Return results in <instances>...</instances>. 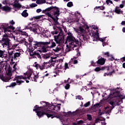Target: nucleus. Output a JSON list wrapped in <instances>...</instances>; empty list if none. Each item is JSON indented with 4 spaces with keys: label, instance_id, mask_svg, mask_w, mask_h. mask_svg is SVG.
I'll list each match as a JSON object with an SVG mask.
<instances>
[{
    "label": "nucleus",
    "instance_id": "obj_1",
    "mask_svg": "<svg viewBox=\"0 0 125 125\" xmlns=\"http://www.w3.org/2000/svg\"><path fill=\"white\" fill-rule=\"evenodd\" d=\"M25 76L22 75H18L14 78V81H16V83L18 85H21L23 83H24V81L20 80H30L31 79L33 82H38L39 80V75L38 74L35 75L32 69L27 71L25 73H24Z\"/></svg>",
    "mask_w": 125,
    "mask_h": 125
},
{
    "label": "nucleus",
    "instance_id": "obj_63",
    "mask_svg": "<svg viewBox=\"0 0 125 125\" xmlns=\"http://www.w3.org/2000/svg\"><path fill=\"white\" fill-rule=\"evenodd\" d=\"M36 12L37 13H40V12H42V10L41 9H38L37 10H36Z\"/></svg>",
    "mask_w": 125,
    "mask_h": 125
},
{
    "label": "nucleus",
    "instance_id": "obj_33",
    "mask_svg": "<svg viewBox=\"0 0 125 125\" xmlns=\"http://www.w3.org/2000/svg\"><path fill=\"white\" fill-rule=\"evenodd\" d=\"M16 85H17V83L13 82L9 86H7L6 87H14Z\"/></svg>",
    "mask_w": 125,
    "mask_h": 125
},
{
    "label": "nucleus",
    "instance_id": "obj_27",
    "mask_svg": "<svg viewBox=\"0 0 125 125\" xmlns=\"http://www.w3.org/2000/svg\"><path fill=\"white\" fill-rule=\"evenodd\" d=\"M13 6L15 8H17V9H20L21 7H22V6L21 5V4H19V3H14L13 5Z\"/></svg>",
    "mask_w": 125,
    "mask_h": 125
},
{
    "label": "nucleus",
    "instance_id": "obj_15",
    "mask_svg": "<svg viewBox=\"0 0 125 125\" xmlns=\"http://www.w3.org/2000/svg\"><path fill=\"white\" fill-rule=\"evenodd\" d=\"M14 50L13 49H9L8 54L9 58H12L11 61H13V55H14Z\"/></svg>",
    "mask_w": 125,
    "mask_h": 125
},
{
    "label": "nucleus",
    "instance_id": "obj_16",
    "mask_svg": "<svg viewBox=\"0 0 125 125\" xmlns=\"http://www.w3.org/2000/svg\"><path fill=\"white\" fill-rule=\"evenodd\" d=\"M45 45H43L40 48V49H38V51H39L40 53H42V52H43V53L47 52L46 49L49 48V47H47V46Z\"/></svg>",
    "mask_w": 125,
    "mask_h": 125
},
{
    "label": "nucleus",
    "instance_id": "obj_18",
    "mask_svg": "<svg viewBox=\"0 0 125 125\" xmlns=\"http://www.w3.org/2000/svg\"><path fill=\"white\" fill-rule=\"evenodd\" d=\"M40 104L42 105V109H43V110H44L45 109H47V107H48V106L50 105V104H48V103L44 102H41Z\"/></svg>",
    "mask_w": 125,
    "mask_h": 125
},
{
    "label": "nucleus",
    "instance_id": "obj_9",
    "mask_svg": "<svg viewBox=\"0 0 125 125\" xmlns=\"http://www.w3.org/2000/svg\"><path fill=\"white\" fill-rule=\"evenodd\" d=\"M0 28L3 30L4 33L6 34L7 32H11V31H14L15 27H13V25H8L7 23H3L0 26Z\"/></svg>",
    "mask_w": 125,
    "mask_h": 125
},
{
    "label": "nucleus",
    "instance_id": "obj_37",
    "mask_svg": "<svg viewBox=\"0 0 125 125\" xmlns=\"http://www.w3.org/2000/svg\"><path fill=\"white\" fill-rule=\"evenodd\" d=\"M55 106V105L50 104V105H48L47 107L49 108V109H50L51 110H54Z\"/></svg>",
    "mask_w": 125,
    "mask_h": 125
},
{
    "label": "nucleus",
    "instance_id": "obj_17",
    "mask_svg": "<svg viewBox=\"0 0 125 125\" xmlns=\"http://www.w3.org/2000/svg\"><path fill=\"white\" fill-rule=\"evenodd\" d=\"M79 30L81 32V37H82L83 40L84 41H85V40H87V38H86L85 36H84V34H83V32H84V29L83 28V27L80 26L79 27Z\"/></svg>",
    "mask_w": 125,
    "mask_h": 125
},
{
    "label": "nucleus",
    "instance_id": "obj_2",
    "mask_svg": "<svg viewBox=\"0 0 125 125\" xmlns=\"http://www.w3.org/2000/svg\"><path fill=\"white\" fill-rule=\"evenodd\" d=\"M54 31H52L51 34L52 35H57L59 33V35L57 36H54V41L58 44H62L64 43V40H65V35H63L64 33L62 28L60 26H53Z\"/></svg>",
    "mask_w": 125,
    "mask_h": 125
},
{
    "label": "nucleus",
    "instance_id": "obj_36",
    "mask_svg": "<svg viewBox=\"0 0 125 125\" xmlns=\"http://www.w3.org/2000/svg\"><path fill=\"white\" fill-rule=\"evenodd\" d=\"M87 119L88 121H92V116L90 114H87Z\"/></svg>",
    "mask_w": 125,
    "mask_h": 125
},
{
    "label": "nucleus",
    "instance_id": "obj_41",
    "mask_svg": "<svg viewBox=\"0 0 125 125\" xmlns=\"http://www.w3.org/2000/svg\"><path fill=\"white\" fill-rule=\"evenodd\" d=\"M64 88L66 90L69 89V88H70V84L66 83V85L64 86Z\"/></svg>",
    "mask_w": 125,
    "mask_h": 125
},
{
    "label": "nucleus",
    "instance_id": "obj_60",
    "mask_svg": "<svg viewBox=\"0 0 125 125\" xmlns=\"http://www.w3.org/2000/svg\"><path fill=\"white\" fill-rule=\"evenodd\" d=\"M64 69H65V70L68 69V63H65L64 64Z\"/></svg>",
    "mask_w": 125,
    "mask_h": 125
},
{
    "label": "nucleus",
    "instance_id": "obj_11",
    "mask_svg": "<svg viewBox=\"0 0 125 125\" xmlns=\"http://www.w3.org/2000/svg\"><path fill=\"white\" fill-rule=\"evenodd\" d=\"M39 52L40 51H39V50H37L34 51L33 52L29 53V55L33 58H37V57L39 59H42V56H41V53H40Z\"/></svg>",
    "mask_w": 125,
    "mask_h": 125
},
{
    "label": "nucleus",
    "instance_id": "obj_31",
    "mask_svg": "<svg viewBox=\"0 0 125 125\" xmlns=\"http://www.w3.org/2000/svg\"><path fill=\"white\" fill-rule=\"evenodd\" d=\"M46 1L45 0H37L36 3H37V4H42V3H45Z\"/></svg>",
    "mask_w": 125,
    "mask_h": 125
},
{
    "label": "nucleus",
    "instance_id": "obj_43",
    "mask_svg": "<svg viewBox=\"0 0 125 125\" xmlns=\"http://www.w3.org/2000/svg\"><path fill=\"white\" fill-rule=\"evenodd\" d=\"M103 55H104V56H105V57H110V54H109L108 52L104 53Z\"/></svg>",
    "mask_w": 125,
    "mask_h": 125
},
{
    "label": "nucleus",
    "instance_id": "obj_7",
    "mask_svg": "<svg viewBox=\"0 0 125 125\" xmlns=\"http://www.w3.org/2000/svg\"><path fill=\"white\" fill-rule=\"evenodd\" d=\"M33 47L34 48L38 49H41V48L42 45H48V44H50V42H38L34 41L32 43Z\"/></svg>",
    "mask_w": 125,
    "mask_h": 125
},
{
    "label": "nucleus",
    "instance_id": "obj_5",
    "mask_svg": "<svg viewBox=\"0 0 125 125\" xmlns=\"http://www.w3.org/2000/svg\"><path fill=\"white\" fill-rule=\"evenodd\" d=\"M67 35H68V36L67 37L65 43H67V42H70L69 44L70 45H73L74 47H77V45L76 44H79L80 42L79 40L76 39V38L74 37V35H73L71 32L68 33ZM75 42L76 44H75Z\"/></svg>",
    "mask_w": 125,
    "mask_h": 125
},
{
    "label": "nucleus",
    "instance_id": "obj_13",
    "mask_svg": "<svg viewBox=\"0 0 125 125\" xmlns=\"http://www.w3.org/2000/svg\"><path fill=\"white\" fill-rule=\"evenodd\" d=\"M52 12L53 13V15L54 16H60V14H61V12H60V9L57 6H53Z\"/></svg>",
    "mask_w": 125,
    "mask_h": 125
},
{
    "label": "nucleus",
    "instance_id": "obj_19",
    "mask_svg": "<svg viewBox=\"0 0 125 125\" xmlns=\"http://www.w3.org/2000/svg\"><path fill=\"white\" fill-rule=\"evenodd\" d=\"M53 9V6H52L51 7L47 8L45 10H43L42 11V13H44L45 14V15H46V14H47V13H50L48 12V11H50V10H52V11Z\"/></svg>",
    "mask_w": 125,
    "mask_h": 125
},
{
    "label": "nucleus",
    "instance_id": "obj_59",
    "mask_svg": "<svg viewBox=\"0 0 125 125\" xmlns=\"http://www.w3.org/2000/svg\"><path fill=\"white\" fill-rule=\"evenodd\" d=\"M77 98V99H79V100H82V99H83L82 96H78Z\"/></svg>",
    "mask_w": 125,
    "mask_h": 125
},
{
    "label": "nucleus",
    "instance_id": "obj_51",
    "mask_svg": "<svg viewBox=\"0 0 125 125\" xmlns=\"http://www.w3.org/2000/svg\"><path fill=\"white\" fill-rule=\"evenodd\" d=\"M3 54H4L3 51L0 50V57H2Z\"/></svg>",
    "mask_w": 125,
    "mask_h": 125
},
{
    "label": "nucleus",
    "instance_id": "obj_25",
    "mask_svg": "<svg viewBox=\"0 0 125 125\" xmlns=\"http://www.w3.org/2000/svg\"><path fill=\"white\" fill-rule=\"evenodd\" d=\"M50 42L51 43V46H48L47 47H49V48L51 49L56 46V43H55V42H53V40H51Z\"/></svg>",
    "mask_w": 125,
    "mask_h": 125
},
{
    "label": "nucleus",
    "instance_id": "obj_8",
    "mask_svg": "<svg viewBox=\"0 0 125 125\" xmlns=\"http://www.w3.org/2000/svg\"><path fill=\"white\" fill-rule=\"evenodd\" d=\"M24 29H29L31 32H33L34 34H38V29H40V26L39 25H32L31 23H29L27 25H25Z\"/></svg>",
    "mask_w": 125,
    "mask_h": 125
},
{
    "label": "nucleus",
    "instance_id": "obj_48",
    "mask_svg": "<svg viewBox=\"0 0 125 125\" xmlns=\"http://www.w3.org/2000/svg\"><path fill=\"white\" fill-rule=\"evenodd\" d=\"M99 106H100V104L98 103V104H95L93 105V107L94 108H98V107H99Z\"/></svg>",
    "mask_w": 125,
    "mask_h": 125
},
{
    "label": "nucleus",
    "instance_id": "obj_24",
    "mask_svg": "<svg viewBox=\"0 0 125 125\" xmlns=\"http://www.w3.org/2000/svg\"><path fill=\"white\" fill-rule=\"evenodd\" d=\"M2 10L3 11H10L11 8L8 6H4L2 7Z\"/></svg>",
    "mask_w": 125,
    "mask_h": 125
},
{
    "label": "nucleus",
    "instance_id": "obj_35",
    "mask_svg": "<svg viewBox=\"0 0 125 125\" xmlns=\"http://www.w3.org/2000/svg\"><path fill=\"white\" fill-rule=\"evenodd\" d=\"M110 66H104L102 67V70L104 71V70H106V71H109L110 70Z\"/></svg>",
    "mask_w": 125,
    "mask_h": 125
},
{
    "label": "nucleus",
    "instance_id": "obj_14",
    "mask_svg": "<svg viewBox=\"0 0 125 125\" xmlns=\"http://www.w3.org/2000/svg\"><path fill=\"white\" fill-rule=\"evenodd\" d=\"M61 104H57L56 105H55V107H54V110L56 111V112H54L53 113L52 115H54V113H57L59 116V118H57V119H60V118H61V116L60 115H59V113L58 112V111H59L61 109Z\"/></svg>",
    "mask_w": 125,
    "mask_h": 125
},
{
    "label": "nucleus",
    "instance_id": "obj_61",
    "mask_svg": "<svg viewBox=\"0 0 125 125\" xmlns=\"http://www.w3.org/2000/svg\"><path fill=\"white\" fill-rule=\"evenodd\" d=\"M111 112H112V110L111 109L110 110H107L106 112H105V114H110L111 113Z\"/></svg>",
    "mask_w": 125,
    "mask_h": 125
},
{
    "label": "nucleus",
    "instance_id": "obj_52",
    "mask_svg": "<svg viewBox=\"0 0 125 125\" xmlns=\"http://www.w3.org/2000/svg\"><path fill=\"white\" fill-rule=\"evenodd\" d=\"M7 76L8 77H11V76H12V74L11 73V71H8V72L7 73Z\"/></svg>",
    "mask_w": 125,
    "mask_h": 125
},
{
    "label": "nucleus",
    "instance_id": "obj_56",
    "mask_svg": "<svg viewBox=\"0 0 125 125\" xmlns=\"http://www.w3.org/2000/svg\"><path fill=\"white\" fill-rule=\"evenodd\" d=\"M99 8L101 10H104V9H105V7H104V6H99Z\"/></svg>",
    "mask_w": 125,
    "mask_h": 125
},
{
    "label": "nucleus",
    "instance_id": "obj_40",
    "mask_svg": "<svg viewBox=\"0 0 125 125\" xmlns=\"http://www.w3.org/2000/svg\"><path fill=\"white\" fill-rule=\"evenodd\" d=\"M71 61L73 64H78V61L74 59H71Z\"/></svg>",
    "mask_w": 125,
    "mask_h": 125
},
{
    "label": "nucleus",
    "instance_id": "obj_58",
    "mask_svg": "<svg viewBox=\"0 0 125 125\" xmlns=\"http://www.w3.org/2000/svg\"><path fill=\"white\" fill-rule=\"evenodd\" d=\"M96 63H97L96 62H94L93 61H92L91 62V65H92V66H95V64H96Z\"/></svg>",
    "mask_w": 125,
    "mask_h": 125
},
{
    "label": "nucleus",
    "instance_id": "obj_4",
    "mask_svg": "<svg viewBox=\"0 0 125 125\" xmlns=\"http://www.w3.org/2000/svg\"><path fill=\"white\" fill-rule=\"evenodd\" d=\"M54 61L51 60L49 61L48 62H44L42 63V65L38 63L35 64V67L36 69H40V70H44V69H48L51 68L52 66H54Z\"/></svg>",
    "mask_w": 125,
    "mask_h": 125
},
{
    "label": "nucleus",
    "instance_id": "obj_55",
    "mask_svg": "<svg viewBox=\"0 0 125 125\" xmlns=\"http://www.w3.org/2000/svg\"><path fill=\"white\" fill-rule=\"evenodd\" d=\"M83 120L79 121L77 122L78 125H83Z\"/></svg>",
    "mask_w": 125,
    "mask_h": 125
},
{
    "label": "nucleus",
    "instance_id": "obj_28",
    "mask_svg": "<svg viewBox=\"0 0 125 125\" xmlns=\"http://www.w3.org/2000/svg\"><path fill=\"white\" fill-rule=\"evenodd\" d=\"M27 10H24L22 13H21V16L23 17H28L29 16V14L27 12Z\"/></svg>",
    "mask_w": 125,
    "mask_h": 125
},
{
    "label": "nucleus",
    "instance_id": "obj_6",
    "mask_svg": "<svg viewBox=\"0 0 125 125\" xmlns=\"http://www.w3.org/2000/svg\"><path fill=\"white\" fill-rule=\"evenodd\" d=\"M10 42H11V40L9 39V35L5 33L2 36V39L0 40V43H1L3 47H4V46H5V47H6V46L9 47V46H10Z\"/></svg>",
    "mask_w": 125,
    "mask_h": 125
},
{
    "label": "nucleus",
    "instance_id": "obj_29",
    "mask_svg": "<svg viewBox=\"0 0 125 125\" xmlns=\"http://www.w3.org/2000/svg\"><path fill=\"white\" fill-rule=\"evenodd\" d=\"M42 56L44 59H48L50 58V55L49 54H42Z\"/></svg>",
    "mask_w": 125,
    "mask_h": 125
},
{
    "label": "nucleus",
    "instance_id": "obj_23",
    "mask_svg": "<svg viewBox=\"0 0 125 125\" xmlns=\"http://www.w3.org/2000/svg\"><path fill=\"white\" fill-rule=\"evenodd\" d=\"M115 13H117V14H123V11H121V9L119 8L118 6L115 7Z\"/></svg>",
    "mask_w": 125,
    "mask_h": 125
},
{
    "label": "nucleus",
    "instance_id": "obj_62",
    "mask_svg": "<svg viewBox=\"0 0 125 125\" xmlns=\"http://www.w3.org/2000/svg\"><path fill=\"white\" fill-rule=\"evenodd\" d=\"M124 6H125V4H124L123 3H122V4H121L120 5L119 7H120V8H124Z\"/></svg>",
    "mask_w": 125,
    "mask_h": 125
},
{
    "label": "nucleus",
    "instance_id": "obj_38",
    "mask_svg": "<svg viewBox=\"0 0 125 125\" xmlns=\"http://www.w3.org/2000/svg\"><path fill=\"white\" fill-rule=\"evenodd\" d=\"M33 39L32 38V37H29L28 39V41L29 42H30L29 44H33V42H34V41H33Z\"/></svg>",
    "mask_w": 125,
    "mask_h": 125
},
{
    "label": "nucleus",
    "instance_id": "obj_45",
    "mask_svg": "<svg viewBox=\"0 0 125 125\" xmlns=\"http://www.w3.org/2000/svg\"><path fill=\"white\" fill-rule=\"evenodd\" d=\"M16 1H17L16 0H15V1H14V0H10V5H13V3H15Z\"/></svg>",
    "mask_w": 125,
    "mask_h": 125
},
{
    "label": "nucleus",
    "instance_id": "obj_22",
    "mask_svg": "<svg viewBox=\"0 0 125 125\" xmlns=\"http://www.w3.org/2000/svg\"><path fill=\"white\" fill-rule=\"evenodd\" d=\"M28 52L29 53H32V52H34V50L36 49L34 47H33V44H29V47H28Z\"/></svg>",
    "mask_w": 125,
    "mask_h": 125
},
{
    "label": "nucleus",
    "instance_id": "obj_46",
    "mask_svg": "<svg viewBox=\"0 0 125 125\" xmlns=\"http://www.w3.org/2000/svg\"><path fill=\"white\" fill-rule=\"evenodd\" d=\"M90 105V102H88L87 103H86V104H84V107H88V106H89Z\"/></svg>",
    "mask_w": 125,
    "mask_h": 125
},
{
    "label": "nucleus",
    "instance_id": "obj_44",
    "mask_svg": "<svg viewBox=\"0 0 125 125\" xmlns=\"http://www.w3.org/2000/svg\"><path fill=\"white\" fill-rule=\"evenodd\" d=\"M101 70H102V68H101L100 67H98L95 69V72H99V71H101Z\"/></svg>",
    "mask_w": 125,
    "mask_h": 125
},
{
    "label": "nucleus",
    "instance_id": "obj_34",
    "mask_svg": "<svg viewBox=\"0 0 125 125\" xmlns=\"http://www.w3.org/2000/svg\"><path fill=\"white\" fill-rule=\"evenodd\" d=\"M42 16H44V15H40V16L33 17V18L35 19V20H39V19H41L42 18Z\"/></svg>",
    "mask_w": 125,
    "mask_h": 125
},
{
    "label": "nucleus",
    "instance_id": "obj_30",
    "mask_svg": "<svg viewBox=\"0 0 125 125\" xmlns=\"http://www.w3.org/2000/svg\"><path fill=\"white\" fill-rule=\"evenodd\" d=\"M20 55H21V53L20 52H16L14 53L13 59H15L17 57H20Z\"/></svg>",
    "mask_w": 125,
    "mask_h": 125
},
{
    "label": "nucleus",
    "instance_id": "obj_47",
    "mask_svg": "<svg viewBox=\"0 0 125 125\" xmlns=\"http://www.w3.org/2000/svg\"><path fill=\"white\" fill-rule=\"evenodd\" d=\"M21 43H24V44L26 45V46H27V47H28V45H29V44H30V43H28V42H27L26 41H22V42Z\"/></svg>",
    "mask_w": 125,
    "mask_h": 125
},
{
    "label": "nucleus",
    "instance_id": "obj_42",
    "mask_svg": "<svg viewBox=\"0 0 125 125\" xmlns=\"http://www.w3.org/2000/svg\"><path fill=\"white\" fill-rule=\"evenodd\" d=\"M30 7L32 8L33 7H36V6H38V4L36 3H32L30 5Z\"/></svg>",
    "mask_w": 125,
    "mask_h": 125
},
{
    "label": "nucleus",
    "instance_id": "obj_3",
    "mask_svg": "<svg viewBox=\"0 0 125 125\" xmlns=\"http://www.w3.org/2000/svg\"><path fill=\"white\" fill-rule=\"evenodd\" d=\"M44 109L42 108V107L39 106L38 105H36L34 106V108L33 109L34 112H35L37 113V116L39 117V119L43 117L44 115L47 116V118H51V119H53V118H59V115L57 113H55L53 115L44 112Z\"/></svg>",
    "mask_w": 125,
    "mask_h": 125
},
{
    "label": "nucleus",
    "instance_id": "obj_20",
    "mask_svg": "<svg viewBox=\"0 0 125 125\" xmlns=\"http://www.w3.org/2000/svg\"><path fill=\"white\" fill-rule=\"evenodd\" d=\"M105 60L104 58L101 57L96 62L97 64L99 65H104L105 64Z\"/></svg>",
    "mask_w": 125,
    "mask_h": 125
},
{
    "label": "nucleus",
    "instance_id": "obj_53",
    "mask_svg": "<svg viewBox=\"0 0 125 125\" xmlns=\"http://www.w3.org/2000/svg\"><path fill=\"white\" fill-rule=\"evenodd\" d=\"M98 114H99V116H102V115L104 114V112H101V109H99Z\"/></svg>",
    "mask_w": 125,
    "mask_h": 125
},
{
    "label": "nucleus",
    "instance_id": "obj_12",
    "mask_svg": "<svg viewBox=\"0 0 125 125\" xmlns=\"http://www.w3.org/2000/svg\"><path fill=\"white\" fill-rule=\"evenodd\" d=\"M93 42H98V41H100V42H103L105 41V39L106 38H99V34L97 33H95L93 36Z\"/></svg>",
    "mask_w": 125,
    "mask_h": 125
},
{
    "label": "nucleus",
    "instance_id": "obj_21",
    "mask_svg": "<svg viewBox=\"0 0 125 125\" xmlns=\"http://www.w3.org/2000/svg\"><path fill=\"white\" fill-rule=\"evenodd\" d=\"M62 48H63V45H61V44H59L55 49H53V51L55 52H58L59 51H60Z\"/></svg>",
    "mask_w": 125,
    "mask_h": 125
},
{
    "label": "nucleus",
    "instance_id": "obj_32",
    "mask_svg": "<svg viewBox=\"0 0 125 125\" xmlns=\"http://www.w3.org/2000/svg\"><path fill=\"white\" fill-rule=\"evenodd\" d=\"M3 4H7L10 5V0H5L2 1Z\"/></svg>",
    "mask_w": 125,
    "mask_h": 125
},
{
    "label": "nucleus",
    "instance_id": "obj_49",
    "mask_svg": "<svg viewBox=\"0 0 125 125\" xmlns=\"http://www.w3.org/2000/svg\"><path fill=\"white\" fill-rule=\"evenodd\" d=\"M106 4H109V3H111V4H113V1H112V0H106Z\"/></svg>",
    "mask_w": 125,
    "mask_h": 125
},
{
    "label": "nucleus",
    "instance_id": "obj_50",
    "mask_svg": "<svg viewBox=\"0 0 125 125\" xmlns=\"http://www.w3.org/2000/svg\"><path fill=\"white\" fill-rule=\"evenodd\" d=\"M9 23L11 25H15V22L12 20L9 22Z\"/></svg>",
    "mask_w": 125,
    "mask_h": 125
},
{
    "label": "nucleus",
    "instance_id": "obj_64",
    "mask_svg": "<svg viewBox=\"0 0 125 125\" xmlns=\"http://www.w3.org/2000/svg\"><path fill=\"white\" fill-rule=\"evenodd\" d=\"M93 29L94 30H97L98 29V27H97V26H95V25H94L93 26Z\"/></svg>",
    "mask_w": 125,
    "mask_h": 125
},
{
    "label": "nucleus",
    "instance_id": "obj_39",
    "mask_svg": "<svg viewBox=\"0 0 125 125\" xmlns=\"http://www.w3.org/2000/svg\"><path fill=\"white\" fill-rule=\"evenodd\" d=\"M67 6L68 7H72V6H73V2L72 1L68 2L67 4Z\"/></svg>",
    "mask_w": 125,
    "mask_h": 125
},
{
    "label": "nucleus",
    "instance_id": "obj_26",
    "mask_svg": "<svg viewBox=\"0 0 125 125\" xmlns=\"http://www.w3.org/2000/svg\"><path fill=\"white\" fill-rule=\"evenodd\" d=\"M11 80V77L10 76H7V75H6V76L3 77V81L4 82H9Z\"/></svg>",
    "mask_w": 125,
    "mask_h": 125
},
{
    "label": "nucleus",
    "instance_id": "obj_10",
    "mask_svg": "<svg viewBox=\"0 0 125 125\" xmlns=\"http://www.w3.org/2000/svg\"><path fill=\"white\" fill-rule=\"evenodd\" d=\"M46 16L52 19L54 22V24L55 25L54 27L56 26V25H58L59 24V22H58V20H59L58 16H54V17H53L52 15H51L50 13H47Z\"/></svg>",
    "mask_w": 125,
    "mask_h": 125
},
{
    "label": "nucleus",
    "instance_id": "obj_57",
    "mask_svg": "<svg viewBox=\"0 0 125 125\" xmlns=\"http://www.w3.org/2000/svg\"><path fill=\"white\" fill-rule=\"evenodd\" d=\"M11 71H12V68L10 67V65H9L8 68V72H11Z\"/></svg>",
    "mask_w": 125,
    "mask_h": 125
},
{
    "label": "nucleus",
    "instance_id": "obj_54",
    "mask_svg": "<svg viewBox=\"0 0 125 125\" xmlns=\"http://www.w3.org/2000/svg\"><path fill=\"white\" fill-rule=\"evenodd\" d=\"M16 31L20 32V33H23V31H21V30L20 29V28H19V27H18L16 28Z\"/></svg>",
    "mask_w": 125,
    "mask_h": 125
}]
</instances>
